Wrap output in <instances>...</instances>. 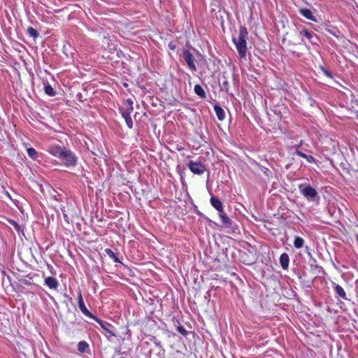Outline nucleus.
<instances>
[{"instance_id": "nucleus-1", "label": "nucleus", "mask_w": 358, "mask_h": 358, "mask_svg": "<svg viewBox=\"0 0 358 358\" xmlns=\"http://www.w3.org/2000/svg\"><path fill=\"white\" fill-rule=\"evenodd\" d=\"M248 36V31L246 28L241 27L238 36L237 38H234L233 41L238 52L241 57L244 58L246 56L247 45L246 38Z\"/></svg>"}, {"instance_id": "nucleus-2", "label": "nucleus", "mask_w": 358, "mask_h": 358, "mask_svg": "<svg viewBox=\"0 0 358 358\" xmlns=\"http://www.w3.org/2000/svg\"><path fill=\"white\" fill-rule=\"evenodd\" d=\"M299 190L303 196L309 201H314L317 196V191L310 185L305 184L300 185Z\"/></svg>"}, {"instance_id": "nucleus-3", "label": "nucleus", "mask_w": 358, "mask_h": 358, "mask_svg": "<svg viewBox=\"0 0 358 358\" xmlns=\"http://www.w3.org/2000/svg\"><path fill=\"white\" fill-rule=\"evenodd\" d=\"M59 159L66 166H75L77 162V157L70 150H65Z\"/></svg>"}, {"instance_id": "nucleus-4", "label": "nucleus", "mask_w": 358, "mask_h": 358, "mask_svg": "<svg viewBox=\"0 0 358 358\" xmlns=\"http://www.w3.org/2000/svg\"><path fill=\"white\" fill-rule=\"evenodd\" d=\"M188 166L192 173L198 175L202 174L206 170L204 166L201 162L190 161Z\"/></svg>"}, {"instance_id": "nucleus-5", "label": "nucleus", "mask_w": 358, "mask_h": 358, "mask_svg": "<svg viewBox=\"0 0 358 358\" xmlns=\"http://www.w3.org/2000/svg\"><path fill=\"white\" fill-rule=\"evenodd\" d=\"M65 150V148H63L59 145H52L49 146L48 151L52 156L59 159V157H61Z\"/></svg>"}, {"instance_id": "nucleus-6", "label": "nucleus", "mask_w": 358, "mask_h": 358, "mask_svg": "<svg viewBox=\"0 0 358 358\" xmlns=\"http://www.w3.org/2000/svg\"><path fill=\"white\" fill-rule=\"evenodd\" d=\"M183 58L186 62L189 68L192 71H196V66L194 64V59L193 55L187 50L184 51Z\"/></svg>"}, {"instance_id": "nucleus-7", "label": "nucleus", "mask_w": 358, "mask_h": 358, "mask_svg": "<svg viewBox=\"0 0 358 358\" xmlns=\"http://www.w3.org/2000/svg\"><path fill=\"white\" fill-rule=\"evenodd\" d=\"M133 101L131 99H127L125 101L123 107L121 108L122 115H130L133 112Z\"/></svg>"}, {"instance_id": "nucleus-8", "label": "nucleus", "mask_w": 358, "mask_h": 358, "mask_svg": "<svg viewBox=\"0 0 358 358\" xmlns=\"http://www.w3.org/2000/svg\"><path fill=\"white\" fill-rule=\"evenodd\" d=\"M299 13L301 15H303L304 17L307 18L308 20H310L311 21L315 22L316 18L313 15L311 10L308 8H300Z\"/></svg>"}, {"instance_id": "nucleus-9", "label": "nucleus", "mask_w": 358, "mask_h": 358, "mask_svg": "<svg viewBox=\"0 0 358 358\" xmlns=\"http://www.w3.org/2000/svg\"><path fill=\"white\" fill-rule=\"evenodd\" d=\"M210 203L218 212L223 213L222 203L217 197L212 196Z\"/></svg>"}, {"instance_id": "nucleus-10", "label": "nucleus", "mask_w": 358, "mask_h": 358, "mask_svg": "<svg viewBox=\"0 0 358 358\" xmlns=\"http://www.w3.org/2000/svg\"><path fill=\"white\" fill-rule=\"evenodd\" d=\"M45 285L50 289H55L58 287V281L53 277H48L45 279Z\"/></svg>"}, {"instance_id": "nucleus-11", "label": "nucleus", "mask_w": 358, "mask_h": 358, "mask_svg": "<svg viewBox=\"0 0 358 358\" xmlns=\"http://www.w3.org/2000/svg\"><path fill=\"white\" fill-rule=\"evenodd\" d=\"M78 306H79V308L81 310V312L85 315L86 316H88V317H92V315L91 313H90V311L87 309V308L85 307V304H84V302H83V298H82V295L80 294L79 295V299H78Z\"/></svg>"}, {"instance_id": "nucleus-12", "label": "nucleus", "mask_w": 358, "mask_h": 358, "mask_svg": "<svg viewBox=\"0 0 358 358\" xmlns=\"http://www.w3.org/2000/svg\"><path fill=\"white\" fill-rule=\"evenodd\" d=\"M280 262L282 268L286 269L288 268L289 259L287 253H283L280 255Z\"/></svg>"}, {"instance_id": "nucleus-13", "label": "nucleus", "mask_w": 358, "mask_h": 358, "mask_svg": "<svg viewBox=\"0 0 358 358\" xmlns=\"http://www.w3.org/2000/svg\"><path fill=\"white\" fill-rule=\"evenodd\" d=\"M214 110L216 113V115L220 120H223L225 117V113L224 110L220 107L219 106H215Z\"/></svg>"}, {"instance_id": "nucleus-14", "label": "nucleus", "mask_w": 358, "mask_h": 358, "mask_svg": "<svg viewBox=\"0 0 358 358\" xmlns=\"http://www.w3.org/2000/svg\"><path fill=\"white\" fill-rule=\"evenodd\" d=\"M194 92L201 98H206V92L202 88V87L200 86L199 85H196L194 86Z\"/></svg>"}, {"instance_id": "nucleus-15", "label": "nucleus", "mask_w": 358, "mask_h": 358, "mask_svg": "<svg viewBox=\"0 0 358 358\" xmlns=\"http://www.w3.org/2000/svg\"><path fill=\"white\" fill-rule=\"evenodd\" d=\"M335 291L336 294L343 299H346V294L343 287L338 285L335 286Z\"/></svg>"}, {"instance_id": "nucleus-16", "label": "nucleus", "mask_w": 358, "mask_h": 358, "mask_svg": "<svg viewBox=\"0 0 358 358\" xmlns=\"http://www.w3.org/2000/svg\"><path fill=\"white\" fill-rule=\"evenodd\" d=\"M304 241L303 238L299 236H296L294 241V245L296 248L299 249L303 247Z\"/></svg>"}, {"instance_id": "nucleus-17", "label": "nucleus", "mask_w": 358, "mask_h": 358, "mask_svg": "<svg viewBox=\"0 0 358 358\" xmlns=\"http://www.w3.org/2000/svg\"><path fill=\"white\" fill-rule=\"evenodd\" d=\"M220 217L224 224L227 226L231 225V220L225 214L220 213Z\"/></svg>"}, {"instance_id": "nucleus-18", "label": "nucleus", "mask_w": 358, "mask_h": 358, "mask_svg": "<svg viewBox=\"0 0 358 358\" xmlns=\"http://www.w3.org/2000/svg\"><path fill=\"white\" fill-rule=\"evenodd\" d=\"M302 143H303V141H301L299 145L294 146L295 152L294 154L303 158V157H305L306 154H304L299 150V148L302 145Z\"/></svg>"}, {"instance_id": "nucleus-19", "label": "nucleus", "mask_w": 358, "mask_h": 358, "mask_svg": "<svg viewBox=\"0 0 358 358\" xmlns=\"http://www.w3.org/2000/svg\"><path fill=\"white\" fill-rule=\"evenodd\" d=\"M88 347L89 345L85 341H80L78 344V350L81 352H85Z\"/></svg>"}, {"instance_id": "nucleus-20", "label": "nucleus", "mask_w": 358, "mask_h": 358, "mask_svg": "<svg viewBox=\"0 0 358 358\" xmlns=\"http://www.w3.org/2000/svg\"><path fill=\"white\" fill-rule=\"evenodd\" d=\"M27 154L32 159H36L37 157V152L32 148L27 149Z\"/></svg>"}, {"instance_id": "nucleus-21", "label": "nucleus", "mask_w": 358, "mask_h": 358, "mask_svg": "<svg viewBox=\"0 0 358 358\" xmlns=\"http://www.w3.org/2000/svg\"><path fill=\"white\" fill-rule=\"evenodd\" d=\"M27 33L30 36L33 37L34 38H36L38 36V31L31 27H28Z\"/></svg>"}, {"instance_id": "nucleus-22", "label": "nucleus", "mask_w": 358, "mask_h": 358, "mask_svg": "<svg viewBox=\"0 0 358 358\" xmlns=\"http://www.w3.org/2000/svg\"><path fill=\"white\" fill-rule=\"evenodd\" d=\"M45 92L47 94L50 96L55 95V91L53 88L48 83L45 85Z\"/></svg>"}, {"instance_id": "nucleus-23", "label": "nucleus", "mask_w": 358, "mask_h": 358, "mask_svg": "<svg viewBox=\"0 0 358 358\" xmlns=\"http://www.w3.org/2000/svg\"><path fill=\"white\" fill-rule=\"evenodd\" d=\"M128 126L129 128L131 129L133 127V121L130 115L122 116Z\"/></svg>"}, {"instance_id": "nucleus-24", "label": "nucleus", "mask_w": 358, "mask_h": 358, "mask_svg": "<svg viewBox=\"0 0 358 358\" xmlns=\"http://www.w3.org/2000/svg\"><path fill=\"white\" fill-rule=\"evenodd\" d=\"M300 34L301 35H303L304 36H306L308 39H311L313 36V34L312 32H309L306 29H303L302 30L301 32H300Z\"/></svg>"}, {"instance_id": "nucleus-25", "label": "nucleus", "mask_w": 358, "mask_h": 358, "mask_svg": "<svg viewBox=\"0 0 358 358\" xmlns=\"http://www.w3.org/2000/svg\"><path fill=\"white\" fill-rule=\"evenodd\" d=\"M101 327L106 331V332L109 334V336H108V338L110 336H115V334L106 326L101 324Z\"/></svg>"}, {"instance_id": "nucleus-26", "label": "nucleus", "mask_w": 358, "mask_h": 358, "mask_svg": "<svg viewBox=\"0 0 358 358\" xmlns=\"http://www.w3.org/2000/svg\"><path fill=\"white\" fill-rule=\"evenodd\" d=\"M106 252L110 256V257H112L115 259V261L117 262V258L116 257V256L115 255V254L113 252V251L110 250V249H106Z\"/></svg>"}, {"instance_id": "nucleus-27", "label": "nucleus", "mask_w": 358, "mask_h": 358, "mask_svg": "<svg viewBox=\"0 0 358 358\" xmlns=\"http://www.w3.org/2000/svg\"><path fill=\"white\" fill-rule=\"evenodd\" d=\"M303 158L306 159L309 163L315 162L314 158L310 155H306L305 157H303Z\"/></svg>"}, {"instance_id": "nucleus-28", "label": "nucleus", "mask_w": 358, "mask_h": 358, "mask_svg": "<svg viewBox=\"0 0 358 358\" xmlns=\"http://www.w3.org/2000/svg\"><path fill=\"white\" fill-rule=\"evenodd\" d=\"M322 70H323V72L324 73V74H325L327 76H328V77H331V74H330V73H329V71H327V70H325V69H322Z\"/></svg>"}, {"instance_id": "nucleus-29", "label": "nucleus", "mask_w": 358, "mask_h": 358, "mask_svg": "<svg viewBox=\"0 0 358 358\" xmlns=\"http://www.w3.org/2000/svg\"><path fill=\"white\" fill-rule=\"evenodd\" d=\"M64 217L66 222H67L69 223V217L65 213H64Z\"/></svg>"}, {"instance_id": "nucleus-30", "label": "nucleus", "mask_w": 358, "mask_h": 358, "mask_svg": "<svg viewBox=\"0 0 358 358\" xmlns=\"http://www.w3.org/2000/svg\"><path fill=\"white\" fill-rule=\"evenodd\" d=\"M179 331L182 334L185 333V329L182 327L179 328Z\"/></svg>"}, {"instance_id": "nucleus-31", "label": "nucleus", "mask_w": 358, "mask_h": 358, "mask_svg": "<svg viewBox=\"0 0 358 358\" xmlns=\"http://www.w3.org/2000/svg\"><path fill=\"white\" fill-rule=\"evenodd\" d=\"M169 48L172 50H174L175 49V46L174 45H172L171 44H169Z\"/></svg>"}, {"instance_id": "nucleus-32", "label": "nucleus", "mask_w": 358, "mask_h": 358, "mask_svg": "<svg viewBox=\"0 0 358 358\" xmlns=\"http://www.w3.org/2000/svg\"><path fill=\"white\" fill-rule=\"evenodd\" d=\"M13 225L15 227L16 229H18L19 228V226L17 224H16L15 222L13 223Z\"/></svg>"}]
</instances>
